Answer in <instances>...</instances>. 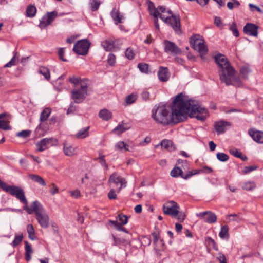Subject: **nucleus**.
Segmentation results:
<instances>
[{
	"label": "nucleus",
	"mask_w": 263,
	"mask_h": 263,
	"mask_svg": "<svg viewBox=\"0 0 263 263\" xmlns=\"http://www.w3.org/2000/svg\"><path fill=\"white\" fill-rule=\"evenodd\" d=\"M172 113L166 106L159 105L152 111V118L158 124L163 126L174 125L185 120V114L189 110V101L183 99L182 93L178 94L173 101Z\"/></svg>",
	"instance_id": "nucleus-1"
},
{
	"label": "nucleus",
	"mask_w": 263,
	"mask_h": 263,
	"mask_svg": "<svg viewBox=\"0 0 263 263\" xmlns=\"http://www.w3.org/2000/svg\"><path fill=\"white\" fill-rule=\"evenodd\" d=\"M215 62L218 65L220 80L226 85H233L241 87L242 83L238 77L235 75V70L231 65L227 58L223 54L219 53L214 56Z\"/></svg>",
	"instance_id": "nucleus-2"
},
{
	"label": "nucleus",
	"mask_w": 263,
	"mask_h": 263,
	"mask_svg": "<svg viewBox=\"0 0 263 263\" xmlns=\"http://www.w3.org/2000/svg\"><path fill=\"white\" fill-rule=\"evenodd\" d=\"M183 99L189 101L190 104L189 110L185 114V120L187 119V115L190 117L196 118L198 120L204 121L206 119L208 114V110L205 108L195 105L194 100L188 99L184 95H183Z\"/></svg>",
	"instance_id": "nucleus-3"
},
{
	"label": "nucleus",
	"mask_w": 263,
	"mask_h": 263,
	"mask_svg": "<svg viewBox=\"0 0 263 263\" xmlns=\"http://www.w3.org/2000/svg\"><path fill=\"white\" fill-rule=\"evenodd\" d=\"M168 15L162 14L160 15V18L163 22L170 25L177 34H181L182 31L181 27L180 18L179 15H175L173 14L171 10L167 11Z\"/></svg>",
	"instance_id": "nucleus-4"
},
{
	"label": "nucleus",
	"mask_w": 263,
	"mask_h": 263,
	"mask_svg": "<svg viewBox=\"0 0 263 263\" xmlns=\"http://www.w3.org/2000/svg\"><path fill=\"white\" fill-rule=\"evenodd\" d=\"M1 189L11 195L15 197L22 203L28 204V201L25 195V192L21 187L9 185L4 182Z\"/></svg>",
	"instance_id": "nucleus-5"
},
{
	"label": "nucleus",
	"mask_w": 263,
	"mask_h": 263,
	"mask_svg": "<svg viewBox=\"0 0 263 263\" xmlns=\"http://www.w3.org/2000/svg\"><path fill=\"white\" fill-rule=\"evenodd\" d=\"M204 40L200 38V35L195 34L191 37L190 43L191 46L195 50L197 51L201 57H203L208 53V49L206 45H205Z\"/></svg>",
	"instance_id": "nucleus-6"
},
{
	"label": "nucleus",
	"mask_w": 263,
	"mask_h": 263,
	"mask_svg": "<svg viewBox=\"0 0 263 263\" xmlns=\"http://www.w3.org/2000/svg\"><path fill=\"white\" fill-rule=\"evenodd\" d=\"M87 95V86L81 84L80 89H74L71 91V98L76 103L82 102Z\"/></svg>",
	"instance_id": "nucleus-7"
},
{
	"label": "nucleus",
	"mask_w": 263,
	"mask_h": 263,
	"mask_svg": "<svg viewBox=\"0 0 263 263\" xmlns=\"http://www.w3.org/2000/svg\"><path fill=\"white\" fill-rule=\"evenodd\" d=\"M90 46V43L87 39L81 40L74 44L73 50L78 54L85 55L88 52Z\"/></svg>",
	"instance_id": "nucleus-8"
},
{
	"label": "nucleus",
	"mask_w": 263,
	"mask_h": 263,
	"mask_svg": "<svg viewBox=\"0 0 263 263\" xmlns=\"http://www.w3.org/2000/svg\"><path fill=\"white\" fill-rule=\"evenodd\" d=\"M179 209V206L174 201H167L163 206L164 213L172 217H176L178 215Z\"/></svg>",
	"instance_id": "nucleus-9"
},
{
	"label": "nucleus",
	"mask_w": 263,
	"mask_h": 263,
	"mask_svg": "<svg viewBox=\"0 0 263 263\" xmlns=\"http://www.w3.org/2000/svg\"><path fill=\"white\" fill-rule=\"evenodd\" d=\"M56 142L57 140L53 138H44L36 143V146L37 148L36 151L39 152H43L48 149L50 146L53 145Z\"/></svg>",
	"instance_id": "nucleus-10"
},
{
	"label": "nucleus",
	"mask_w": 263,
	"mask_h": 263,
	"mask_svg": "<svg viewBox=\"0 0 263 263\" xmlns=\"http://www.w3.org/2000/svg\"><path fill=\"white\" fill-rule=\"evenodd\" d=\"M58 13L57 11L47 12L46 15H44L40 20L39 26L41 28H43L51 24V23L57 17Z\"/></svg>",
	"instance_id": "nucleus-11"
},
{
	"label": "nucleus",
	"mask_w": 263,
	"mask_h": 263,
	"mask_svg": "<svg viewBox=\"0 0 263 263\" xmlns=\"http://www.w3.org/2000/svg\"><path fill=\"white\" fill-rule=\"evenodd\" d=\"M164 51L168 54L177 55L181 53V50L174 43L165 40L163 41Z\"/></svg>",
	"instance_id": "nucleus-12"
},
{
	"label": "nucleus",
	"mask_w": 263,
	"mask_h": 263,
	"mask_svg": "<svg viewBox=\"0 0 263 263\" xmlns=\"http://www.w3.org/2000/svg\"><path fill=\"white\" fill-rule=\"evenodd\" d=\"M196 216L200 217L205 222L208 223H214L217 221V216L211 211H204L197 213Z\"/></svg>",
	"instance_id": "nucleus-13"
},
{
	"label": "nucleus",
	"mask_w": 263,
	"mask_h": 263,
	"mask_svg": "<svg viewBox=\"0 0 263 263\" xmlns=\"http://www.w3.org/2000/svg\"><path fill=\"white\" fill-rule=\"evenodd\" d=\"M108 182L110 183H115L118 184L120 183L121 184L120 187L118 189V192L119 193L123 187H125L126 186L127 181L124 178L121 177L116 173H113L110 175Z\"/></svg>",
	"instance_id": "nucleus-14"
},
{
	"label": "nucleus",
	"mask_w": 263,
	"mask_h": 263,
	"mask_svg": "<svg viewBox=\"0 0 263 263\" xmlns=\"http://www.w3.org/2000/svg\"><path fill=\"white\" fill-rule=\"evenodd\" d=\"M258 26L254 24L248 23L243 27V32L247 35L257 37Z\"/></svg>",
	"instance_id": "nucleus-15"
},
{
	"label": "nucleus",
	"mask_w": 263,
	"mask_h": 263,
	"mask_svg": "<svg viewBox=\"0 0 263 263\" xmlns=\"http://www.w3.org/2000/svg\"><path fill=\"white\" fill-rule=\"evenodd\" d=\"M248 134L253 140L257 143L263 144V132L254 128L248 130Z\"/></svg>",
	"instance_id": "nucleus-16"
},
{
	"label": "nucleus",
	"mask_w": 263,
	"mask_h": 263,
	"mask_svg": "<svg viewBox=\"0 0 263 263\" xmlns=\"http://www.w3.org/2000/svg\"><path fill=\"white\" fill-rule=\"evenodd\" d=\"M36 218L42 228H46L49 226V217L46 212L36 216Z\"/></svg>",
	"instance_id": "nucleus-17"
},
{
	"label": "nucleus",
	"mask_w": 263,
	"mask_h": 263,
	"mask_svg": "<svg viewBox=\"0 0 263 263\" xmlns=\"http://www.w3.org/2000/svg\"><path fill=\"white\" fill-rule=\"evenodd\" d=\"M231 124L229 122L221 121L216 122L214 125V128L218 134L223 133L226 130L227 126H230Z\"/></svg>",
	"instance_id": "nucleus-18"
},
{
	"label": "nucleus",
	"mask_w": 263,
	"mask_h": 263,
	"mask_svg": "<svg viewBox=\"0 0 263 263\" xmlns=\"http://www.w3.org/2000/svg\"><path fill=\"white\" fill-rule=\"evenodd\" d=\"M110 15L116 25L122 23V20L124 18V16L120 14L119 10L116 8L112 10Z\"/></svg>",
	"instance_id": "nucleus-19"
},
{
	"label": "nucleus",
	"mask_w": 263,
	"mask_h": 263,
	"mask_svg": "<svg viewBox=\"0 0 263 263\" xmlns=\"http://www.w3.org/2000/svg\"><path fill=\"white\" fill-rule=\"evenodd\" d=\"M158 76L161 81H167L170 77L167 68L160 67L158 72Z\"/></svg>",
	"instance_id": "nucleus-20"
},
{
	"label": "nucleus",
	"mask_w": 263,
	"mask_h": 263,
	"mask_svg": "<svg viewBox=\"0 0 263 263\" xmlns=\"http://www.w3.org/2000/svg\"><path fill=\"white\" fill-rule=\"evenodd\" d=\"M130 128V126H128L127 123H124L123 121H122L121 123H120L116 128H115L112 130V133H116L118 135H120L124 132Z\"/></svg>",
	"instance_id": "nucleus-21"
},
{
	"label": "nucleus",
	"mask_w": 263,
	"mask_h": 263,
	"mask_svg": "<svg viewBox=\"0 0 263 263\" xmlns=\"http://www.w3.org/2000/svg\"><path fill=\"white\" fill-rule=\"evenodd\" d=\"M32 204L33 206V210L34 211L36 216L45 212L42 205L39 201H35L32 202Z\"/></svg>",
	"instance_id": "nucleus-22"
},
{
	"label": "nucleus",
	"mask_w": 263,
	"mask_h": 263,
	"mask_svg": "<svg viewBox=\"0 0 263 263\" xmlns=\"http://www.w3.org/2000/svg\"><path fill=\"white\" fill-rule=\"evenodd\" d=\"M112 113L106 109L100 110L99 117L104 121H108L112 118Z\"/></svg>",
	"instance_id": "nucleus-23"
},
{
	"label": "nucleus",
	"mask_w": 263,
	"mask_h": 263,
	"mask_svg": "<svg viewBox=\"0 0 263 263\" xmlns=\"http://www.w3.org/2000/svg\"><path fill=\"white\" fill-rule=\"evenodd\" d=\"M112 237L114 240V245L115 246H119L120 245H123L124 247H126L127 245L130 246L131 245V242L128 239L117 238L114 235H112Z\"/></svg>",
	"instance_id": "nucleus-24"
},
{
	"label": "nucleus",
	"mask_w": 263,
	"mask_h": 263,
	"mask_svg": "<svg viewBox=\"0 0 263 263\" xmlns=\"http://www.w3.org/2000/svg\"><path fill=\"white\" fill-rule=\"evenodd\" d=\"M148 10L149 11L150 15H153L155 18H157L158 17H160V15H162L159 11H158V9L155 8L154 3L151 1L149 2Z\"/></svg>",
	"instance_id": "nucleus-25"
},
{
	"label": "nucleus",
	"mask_w": 263,
	"mask_h": 263,
	"mask_svg": "<svg viewBox=\"0 0 263 263\" xmlns=\"http://www.w3.org/2000/svg\"><path fill=\"white\" fill-rule=\"evenodd\" d=\"M102 46L106 51H110L115 48V42L112 40H105L102 42Z\"/></svg>",
	"instance_id": "nucleus-26"
},
{
	"label": "nucleus",
	"mask_w": 263,
	"mask_h": 263,
	"mask_svg": "<svg viewBox=\"0 0 263 263\" xmlns=\"http://www.w3.org/2000/svg\"><path fill=\"white\" fill-rule=\"evenodd\" d=\"M28 177L29 179L38 183L39 184L43 186L46 185L45 181L41 176L35 174H29Z\"/></svg>",
	"instance_id": "nucleus-27"
},
{
	"label": "nucleus",
	"mask_w": 263,
	"mask_h": 263,
	"mask_svg": "<svg viewBox=\"0 0 263 263\" xmlns=\"http://www.w3.org/2000/svg\"><path fill=\"white\" fill-rule=\"evenodd\" d=\"M227 217L229 221H234L237 223H240L241 221L244 220L242 215L241 213L229 214L228 215Z\"/></svg>",
	"instance_id": "nucleus-28"
},
{
	"label": "nucleus",
	"mask_w": 263,
	"mask_h": 263,
	"mask_svg": "<svg viewBox=\"0 0 263 263\" xmlns=\"http://www.w3.org/2000/svg\"><path fill=\"white\" fill-rule=\"evenodd\" d=\"M51 110L50 108H45L41 113L40 121L41 122H44L47 120L51 114Z\"/></svg>",
	"instance_id": "nucleus-29"
},
{
	"label": "nucleus",
	"mask_w": 263,
	"mask_h": 263,
	"mask_svg": "<svg viewBox=\"0 0 263 263\" xmlns=\"http://www.w3.org/2000/svg\"><path fill=\"white\" fill-rule=\"evenodd\" d=\"M170 175L173 177H178L179 176H180L181 178H182V176L183 177L185 176V174H183L182 170L179 167L175 166L174 167L173 170L171 171Z\"/></svg>",
	"instance_id": "nucleus-30"
},
{
	"label": "nucleus",
	"mask_w": 263,
	"mask_h": 263,
	"mask_svg": "<svg viewBox=\"0 0 263 263\" xmlns=\"http://www.w3.org/2000/svg\"><path fill=\"white\" fill-rule=\"evenodd\" d=\"M36 13V7L32 5H29L27 6L26 11V15L28 17H33L35 16Z\"/></svg>",
	"instance_id": "nucleus-31"
},
{
	"label": "nucleus",
	"mask_w": 263,
	"mask_h": 263,
	"mask_svg": "<svg viewBox=\"0 0 263 263\" xmlns=\"http://www.w3.org/2000/svg\"><path fill=\"white\" fill-rule=\"evenodd\" d=\"M63 151L65 155L69 157L73 156L76 153V148L71 145H64Z\"/></svg>",
	"instance_id": "nucleus-32"
},
{
	"label": "nucleus",
	"mask_w": 263,
	"mask_h": 263,
	"mask_svg": "<svg viewBox=\"0 0 263 263\" xmlns=\"http://www.w3.org/2000/svg\"><path fill=\"white\" fill-rule=\"evenodd\" d=\"M38 72L44 76L46 80H49L50 79V70L47 67L45 66L40 67L38 70Z\"/></svg>",
	"instance_id": "nucleus-33"
},
{
	"label": "nucleus",
	"mask_w": 263,
	"mask_h": 263,
	"mask_svg": "<svg viewBox=\"0 0 263 263\" xmlns=\"http://www.w3.org/2000/svg\"><path fill=\"white\" fill-rule=\"evenodd\" d=\"M89 127L83 128L80 130L76 135V137L78 139H83L87 137L89 135L88 130Z\"/></svg>",
	"instance_id": "nucleus-34"
},
{
	"label": "nucleus",
	"mask_w": 263,
	"mask_h": 263,
	"mask_svg": "<svg viewBox=\"0 0 263 263\" xmlns=\"http://www.w3.org/2000/svg\"><path fill=\"white\" fill-rule=\"evenodd\" d=\"M219 235L220 237L222 239H228L229 238V227L227 225H224L221 228Z\"/></svg>",
	"instance_id": "nucleus-35"
},
{
	"label": "nucleus",
	"mask_w": 263,
	"mask_h": 263,
	"mask_svg": "<svg viewBox=\"0 0 263 263\" xmlns=\"http://www.w3.org/2000/svg\"><path fill=\"white\" fill-rule=\"evenodd\" d=\"M115 149L125 152L129 151L128 145L125 144L123 141H119L116 144Z\"/></svg>",
	"instance_id": "nucleus-36"
},
{
	"label": "nucleus",
	"mask_w": 263,
	"mask_h": 263,
	"mask_svg": "<svg viewBox=\"0 0 263 263\" xmlns=\"http://www.w3.org/2000/svg\"><path fill=\"white\" fill-rule=\"evenodd\" d=\"M251 72L250 68L246 66H242L240 69V73L244 79H248V75Z\"/></svg>",
	"instance_id": "nucleus-37"
},
{
	"label": "nucleus",
	"mask_w": 263,
	"mask_h": 263,
	"mask_svg": "<svg viewBox=\"0 0 263 263\" xmlns=\"http://www.w3.org/2000/svg\"><path fill=\"white\" fill-rule=\"evenodd\" d=\"M19 59V57L18 55L17 52H15L13 57L11 59V60L5 65L4 67H11L12 66L15 65L16 64V62L18 61Z\"/></svg>",
	"instance_id": "nucleus-38"
},
{
	"label": "nucleus",
	"mask_w": 263,
	"mask_h": 263,
	"mask_svg": "<svg viewBox=\"0 0 263 263\" xmlns=\"http://www.w3.org/2000/svg\"><path fill=\"white\" fill-rule=\"evenodd\" d=\"M161 145L162 148L170 151L173 147V143L169 140H163L161 142Z\"/></svg>",
	"instance_id": "nucleus-39"
},
{
	"label": "nucleus",
	"mask_w": 263,
	"mask_h": 263,
	"mask_svg": "<svg viewBox=\"0 0 263 263\" xmlns=\"http://www.w3.org/2000/svg\"><path fill=\"white\" fill-rule=\"evenodd\" d=\"M100 4L101 3L99 0H90L89 5L91 11L93 12L97 11L98 9Z\"/></svg>",
	"instance_id": "nucleus-40"
},
{
	"label": "nucleus",
	"mask_w": 263,
	"mask_h": 263,
	"mask_svg": "<svg viewBox=\"0 0 263 263\" xmlns=\"http://www.w3.org/2000/svg\"><path fill=\"white\" fill-rule=\"evenodd\" d=\"M27 230L28 233V237L31 240H34V230L32 224H28L27 227Z\"/></svg>",
	"instance_id": "nucleus-41"
},
{
	"label": "nucleus",
	"mask_w": 263,
	"mask_h": 263,
	"mask_svg": "<svg viewBox=\"0 0 263 263\" xmlns=\"http://www.w3.org/2000/svg\"><path fill=\"white\" fill-rule=\"evenodd\" d=\"M255 186V185L253 182H244L242 184V188L243 190L250 191L254 189Z\"/></svg>",
	"instance_id": "nucleus-42"
},
{
	"label": "nucleus",
	"mask_w": 263,
	"mask_h": 263,
	"mask_svg": "<svg viewBox=\"0 0 263 263\" xmlns=\"http://www.w3.org/2000/svg\"><path fill=\"white\" fill-rule=\"evenodd\" d=\"M23 234L16 235L14 237V239L12 241V246L13 247H16L18 245H19L23 239Z\"/></svg>",
	"instance_id": "nucleus-43"
},
{
	"label": "nucleus",
	"mask_w": 263,
	"mask_h": 263,
	"mask_svg": "<svg viewBox=\"0 0 263 263\" xmlns=\"http://www.w3.org/2000/svg\"><path fill=\"white\" fill-rule=\"evenodd\" d=\"M200 173H201V170H194L192 171L189 172L188 173L185 174V176H182V178L184 179H187L190 177H192L194 175L198 174Z\"/></svg>",
	"instance_id": "nucleus-44"
},
{
	"label": "nucleus",
	"mask_w": 263,
	"mask_h": 263,
	"mask_svg": "<svg viewBox=\"0 0 263 263\" xmlns=\"http://www.w3.org/2000/svg\"><path fill=\"white\" fill-rule=\"evenodd\" d=\"M135 52L130 47L128 48L125 51V56L129 60H132L134 58Z\"/></svg>",
	"instance_id": "nucleus-45"
},
{
	"label": "nucleus",
	"mask_w": 263,
	"mask_h": 263,
	"mask_svg": "<svg viewBox=\"0 0 263 263\" xmlns=\"http://www.w3.org/2000/svg\"><path fill=\"white\" fill-rule=\"evenodd\" d=\"M217 158L220 161L225 162L229 159V156L223 153H218L216 155Z\"/></svg>",
	"instance_id": "nucleus-46"
},
{
	"label": "nucleus",
	"mask_w": 263,
	"mask_h": 263,
	"mask_svg": "<svg viewBox=\"0 0 263 263\" xmlns=\"http://www.w3.org/2000/svg\"><path fill=\"white\" fill-rule=\"evenodd\" d=\"M137 99V97L135 95L130 94L128 95L125 98V101L127 104H131L135 102Z\"/></svg>",
	"instance_id": "nucleus-47"
},
{
	"label": "nucleus",
	"mask_w": 263,
	"mask_h": 263,
	"mask_svg": "<svg viewBox=\"0 0 263 263\" xmlns=\"http://www.w3.org/2000/svg\"><path fill=\"white\" fill-rule=\"evenodd\" d=\"M119 220V223L121 224H126L128 222V217L125 215L120 214L118 216Z\"/></svg>",
	"instance_id": "nucleus-48"
},
{
	"label": "nucleus",
	"mask_w": 263,
	"mask_h": 263,
	"mask_svg": "<svg viewBox=\"0 0 263 263\" xmlns=\"http://www.w3.org/2000/svg\"><path fill=\"white\" fill-rule=\"evenodd\" d=\"M230 29L232 31L233 35L235 37L239 36V33L237 28L236 24L234 22L231 25Z\"/></svg>",
	"instance_id": "nucleus-49"
},
{
	"label": "nucleus",
	"mask_w": 263,
	"mask_h": 263,
	"mask_svg": "<svg viewBox=\"0 0 263 263\" xmlns=\"http://www.w3.org/2000/svg\"><path fill=\"white\" fill-rule=\"evenodd\" d=\"M148 66V65L145 63H139L138 65V67L140 71L143 73H147Z\"/></svg>",
	"instance_id": "nucleus-50"
},
{
	"label": "nucleus",
	"mask_w": 263,
	"mask_h": 263,
	"mask_svg": "<svg viewBox=\"0 0 263 263\" xmlns=\"http://www.w3.org/2000/svg\"><path fill=\"white\" fill-rule=\"evenodd\" d=\"M31 134L30 130H24L17 133L16 136L20 137L27 138Z\"/></svg>",
	"instance_id": "nucleus-51"
},
{
	"label": "nucleus",
	"mask_w": 263,
	"mask_h": 263,
	"mask_svg": "<svg viewBox=\"0 0 263 263\" xmlns=\"http://www.w3.org/2000/svg\"><path fill=\"white\" fill-rule=\"evenodd\" d=\"M107 62L108 64L111 66H114L116 63V56L113 53H109L108 58Z\"/></svg>",
	"instance_id": "nucleus-52"
},
{
	"label": "nucleus",
	"mask_w": 263,
	"mask_h": 263,
	"mask_svg": "<svg viewBox=\"0 0 263 263\" xmlns=\"http://www.w3.org/2000/svg\"><path fill=\"white\" fill-rule=\"evenodd\" d=\"M0 128L4 130H9L11 129V127L7 121L0 120Z\"/></svg>",
	"instance_id": "nucleus-53"
},
{
	"label": "nucleus",
	"mask_w": 263,
	"mask_h": 263,
	"mask_svg": "<svg viewBox=\"0 0 263 263\" xmlns=\"http://www.w3.org/2000/svg\"><path fill=\"white\" fill-rule=\"evenodd\" d=\"M98 159L100 160L99 162L101 165L105 167V170H107L108 165L106 163L105 156L99 154Z\"/></svg>",
	"instance_id": "nucleus-54"
},
{
	"label": "nucleus",
	"mask_w": 263,
	"mask_h": 263,
	"mask_svg": "<svg viewBox=\"0 0 263 263\" xmlns=\"http://www.w3.org/2000/svg\"><path fill=\"white\" fill-rule=\"evenodd\" d=\"M257 168V167L255 165L246 166L245 167L242 172L244 174H247L253 171L256 170Z\"/></svg>",
	"instance_id": "nucleus-55"
},
{
	"label": "nucleus",
	"mask_w": 263,
	"mask_h": 263,
	"mask_svg": "<svg viewBox=\"0 0 263 263\" xmlns=\"http://www.w3.org/2000/svg\"><path fill=\"white\" fill-rule=\"evenodd\" d=\"M230 153L236 157L239 158L241 156V153L239 152L236 148H233L230 150Z\"/></svg>",
	"instance_id": "nucleus-56"
},
{
	"label": "nucleus",
	"mask_w": 263,
	"mask_h": 263,
	"mask_svg": "<svg viewBox=\"0 0 263 263\" xmlns=\"http://www.w3.org/2000/svg\"><path fill=\"white\" fill-rule=\"evenodd\" d=\"M25 254H31L33 252V250L31 247V245L29 244L27 241L25 242Z\"/></svg>",
	"instance_id": "nucleus-57"
},
{
	"label": "nucleus",
	"mask_w": 263,
	"mask_h": 263,
	"mask_svg": "<svg viewBox=\"0 0 263 263\" xmlns=\"http://www.w3.org/2000/svg\"><path fill=\"white\" fill-rule=\"evenodd\" d=\"M52 187L50 190V193L51 195H54L59 193V188L54 183H51Z\"/></svg>",
	"instance_id": "nucleus-58"
},
{
	"label": "nucleus",
	"mask_w": 263,
	"mask_h": 263,
	"mask_svg": "<svg viewBox=\"0 0 263 263\" xmlns=\"http://www.w3.org/2000/svg\"><path fill=\"white\" fill-rule=\"evenodd\" d=\"M205 240L209 242V243L210 244H212V246H213V248L216 250H218V248L217 247H216V242L215 241H214V240L213 239H212L211 237H207L206 238H205Z\"/></svg>",
	"instance_id": "nucleus-59"
},
{
	"label": "nucleus",
	"mask_w": 263,
	"mask_h": 263,
	"mask_svg": "<svg viewBox=\"0 0 263 263\" xmlns=\"http://www.w3.org/2000/svg\"><path fill=\"white\" fill-rule=\"evenodd\" d=\"M116 194L115 193V190L114 189H111L109 193H108V197L109 199H115L116 198Z\"/></svg>",
	"instance_id": "nucleus-60"
},
{
	"label": "nucleus",
	"mask_w": 263,
	"mask_h": 263,
	"mask_svg": "<svg viewBox=\"0 0 263 263\" xmlns=\"http://www.w3.org/2000/svg\"><path fill=\"white\" fill-rule=\"evenodd\" d=\"M214 24L215 25L218 27H222L223 24L221 22V20L220 17L218 16H215L214 18Z\"/></svg>",
	"instance_id": "nucleus-61"
},
{
	"label": "nucleus",
	"mask_w": 263,
	"mask_h": 263,
	"mask_svg": "<svg viewBox=\"0 0 263 263\" xmlns=\"http://www.w3.org/2000/svg\"><path fill=\"white\" fill-rule=\"evenodd\" d=\"M249 6L250 8L251 11H253L254 9L256 10L257 11H258L259 13H262V11L261 10L260 8H259L258 6L253 4H249Z\"/></svg>",
	"instance_id": "nucleus-62"
},
{
	"label": "nucleus",
	"mask_w": 263,
	"mask_h": 263,
	"mask_svg": "<svg viewBox=\"0 0 263 263\" xmlns=\"http://www.w3.org/2000/svg\"><path fill=\"white\" fill-rule=\"evenodd\" d=\"M201 170V173H210L213 172V168L208 166H204Z\"/></svg>",
	"instance_id": "nucleus-63"
},
{
	"label": "nucleus",
	"mask_w": 263,
	"mask_h": 263,
	"mask_svg": "<svg viewBox=\"0 0 263 263\" xmlns=\"http://www.w3.org/2000/svg\"><path fill=\"white\" fill-rule=\"evenodd\" d=\"M217 258L221 263H227V258L222 254H219Z\"/></svg>",
	"instance_id": "nucleus-64"
}]
</instances>
